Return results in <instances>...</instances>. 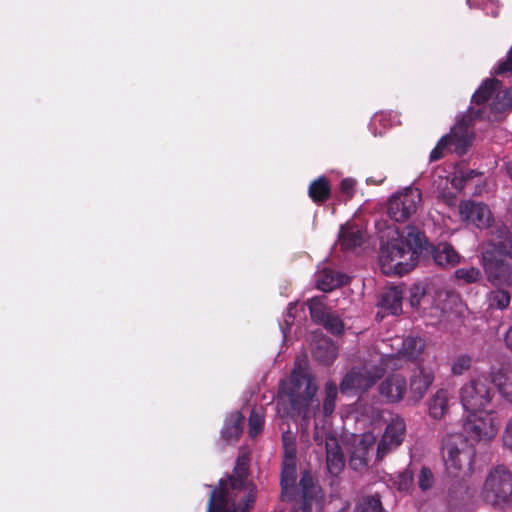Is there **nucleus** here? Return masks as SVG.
<instances>
[{"label":"nucleus","instance_id":"nucleus-1","mask_svg":"<svg viewBox=\"0 0 512 512\" xmlns=\"http://www.w3.org/2000/svg\"><path fill=\"white\" fill-rule=\"evenodd\" d=\"M296 459L295 450L286 448L281 471V500L296 501L292 512H312L313 508L321 510L323 495L320 486L315 483L309 472H303L299 485H296Z\"/></svg>","mask_w":512,"mask_h":512},{"label":"nucleus","instance_id":"nucleus-2","mask_svg":"<svg viewBox=\"0 0 512 512\" xmlns=\"http://www.w3.org/2000/svg\"><path fill=\"white\" fill-rule=\"evenodd\" d=\"M390 239L381 245L379 260L383 273L402 275L412 270L423 248V235L414 228L408 227L405 234L398 230Z\"/></svg>","mask_w":512,"mask_h":512},{"label":"nucleus","instance_id":"nucleus-3","mask_svg":"<svg viewBox=\"0 0 512 512\" xmlns=\"http://www.w3.org/2000/svg\"><path fill=\"white\" fill-rule=\"evenodd\" d=\"M247 472L248 459L246 456H239L233 475L219 481V487L211 492L209 501L214 498L215 507L222 504L223 511L248 512L256 498V487L248 481Z\"/></svg>","mask_w":512,"mask_h":512},{"label":"nucleus","instance_id":"nucleus-4","mask_svg":"<svg viewBox=\"0 0 512 512\" xmlns=\"http://www.w3.org/2000/svg\"><path fill=\"white\" fill-rule=\"evenodd\" d=\"M317 389V385L307 370L301 365L296 366L290 378L280 382L278 410L281 411L284 397H287L290 404V410L286 412L287 415L300 416L306 422L319 408V401L315 398Z\"/></svg>","mask_w":512,"mask_h":512},{"label":"nucleus","instance_id":"nucleus-5","mask_svg":"<svg viewBox=\"0 0 512 512\" xmlns=\"http://www.w3.org/2000/svg\"><path fill=\"white\" fill-rule=\"evenodd\" d=\"M498 256L512 259V234L504 225H496L489 231L481 264L491 284L512 286V267L508 262L498 259Z\"/></svg>","mask_w":512,"mask_h":512},{"label":"nucleus","instance_id":"nucleus-6","mask_svg":"<svg viewBox=\"0 0 512 512\" xmlns=\"http://www.w3.org/2000/svg\"><path fill=\"white\" fill-rule=\"evenodd\" d=\"M487 119L493 120L492 115L487 111L486 105L473 104L468 109L467 114L463 117L461 122H458L451 132L443 136L438 142L437 146L430 153V161H437L443 155V150L448 148L457 155H463L467 152L468 148L472 145L474 134L471 129L470 122L472 119Z\"/></svg>","mask_w":512,"mask_h":512},{"label":"nucleus","instance_id":"nucleus-7","mask_svg":"<svg viewBox=\"0 0 512 512\" xmlns=\"http://www.w3.org/2000/svg\"><path fill=\"white\" fill-rule=\"evenodd\" d=\"M393 360V356L379 355L359 366L353 367L347 372L340 384L341 392L349 394L368 390L383 376Z\"/></svg>","mask_w":512,"mask_h":512},{"label":"nucleus","instance_id":"nucleus-8","mask_svg":"<svg viewBox=\"0 0 512 512\" xmlns=\"http://www.w3.org/2000/svg\"><path fill=\"white\" fill-rule=\"evenodd\" d=\"M480 496L494 508L512 506V471L504 465L493 467L485 477Z\"/></svg>","mask_w":512,"mask_h":512},{"label":"nucleus","instance_id":"nucleus-9","mask_svg":"<svg viewBox=\"0 0 512 512\" xmlns=\"http://www.w3.org/2000/svg\"><path fill=\"white\" fill-rule=\"evenodd\" d=\"M442 454L448 473L457 476L459 472L472 470L475 449L462 434L447 435L442 444Z\"/></svg>","mask_w":512,"mask_h":512},{"label":"nucleus","instance_id":"nucleus-10","mask_svg":"<svg viewBox=\"0 0 512 512\" xmlns=\"http://www.w3.org/2000/svg\"><path fill=\"white\" fill-rule=\"evenodd\" d=\"M473 104L486 105L493 120L497 114L512 108V87L502 90V83L497 79L486 80L473 94Z\"/></svg>","mask_w":512,"mask_h":512},{"label":"nucleus","instance_id":"nucleus-11","mask_svg":"<svg viewBox=\"0 0 512 512\" xmlns=\"http://www.w3.org/2000/svg\"><path fill=\"white\" fill-rule=\"evenodd\" d=\"M492 377L480 375L465 383L459 391L460 402L465 411L486 409L494 396Z\"/></svg>","mask_w":512,"mask_h":512},{"label":"nucleus","instance_id":"nucleus-12","mask_svg":"<svg viewBox=\"0 0 512 512\" xmlns=\"http://www.w3.org/2000/svg\"><path fill=\"white\" fill-rule=\"evenodd\" d=\"M464 432L474 441H489L498 431V418L493 410L465 411Z\"/></svg>","mask_w":512,"mask_h":512},{"label":"nucleus","instance_id":"nucleus-13","mask_svg":"<svg viewBox=\"0 0 512 512\" xmlns=\"http://www.w3.org/2000/svg\"><path fill=\"white\" fill-rule=\"evenodd\" d=\"M422 201L419 188L408 186L393 194L388 201V215L396 222H403L416 213Z\"/></svg>","mask_w":512,"mask_h":512},{"label":"nucleus","instance_id":"nucleus-14","mask_svg":"<svg viewBox=\"0 0 512 512\" xmlns=\"http://www.w3.org/2000/svg\"><path fill=\"white\" fill-rule=\"evenodd\" d=\"M406 436V424L403 418L396 416L391 419L377 444L376 459L382 460L386 455L396 450Z\"/></svg>","mask_w":512,"mask_h":512},{"label":"nucleus","instance_id":"nucleus-15","mask_svg":"<svg viewBox=\"0 0 512 512\" xmlns=\"http://www.w3.org/2000/svg\"><path fill=\"white\" fill-rule=\"evenodd\" d=\"M459 213L463 221L480 229L488 228L492 221V213L489 207L482 202L461 201Z\"/></svg>","mask_w":512,"mask_h":512},{"label":"nucleus","instance_id":"nucleus-16","mask_svg":"<svg viewBox=\"0 0 512 512\" xmlns=\"http://www.w3.org/2000/svg\"><path fill=\"white\" fill-rule=\"evenodd\" d=\"M378 392L387 403L401 402L408 393L407 380L399 373L388 375L379 384Z\"/></svg>","mask_w":512,"mask_h":512},{"label":"nucleus","instance_id":"nucleus-17","mask_svg":"<svg viewBox=\"0 0 512 512\" xmlns=\"http://www.w3.org/2000/svg\"><path fill=\"white\" fill-rule=\"evenodd\" d=\"M399 342L398 352L393 354H381L382 356H393L394 360L391 362V369L402 368V361L406 359L417 358L424 349V341L419 337H407L396 339Z\"/></svg>","mask_w":512,"mask_h":512},{"label":"nucleus","instance_id":"nucleus-18","mask_svg":"<svg viewBox=\"0 0 512 512\" xmlns=\"http://www.w3.org/2000/svg\"><path fill=\"white\" fill-rule=\"evenodd\" d=\"M434 381V373L431 369L419 366L418 370L415 371L410 377L409 383V401L413 403L420 402L429 387Z\"/></svg>","mask_w":512,"mask_h":512},{"label":"nucleus","instance_id":"nucleus-19","mask_svg":"<svg viewBox=\"0 0 512 512\" xmlns=\"http://www.w3.org/2000/svg\"><path fill=\"white\" fill-rule=\"evenodd\" d=\"M326 464L331 475H338L345 467V458L338 439L335 436L325 437Z\"/></svg>","mask_w":512,"mask_h":512},{"label":"nucleus","instance_id":"nucleus-20","mask_svg":"<svg viewBox=\"0 0 512 512\" xmlns=\"http://www.w3.org/2000/svg\"><path fill=\"white\" fill-rule=\"evenodd\" d=\"M349 277L343 273L334 271L329 268H324L319 271L316 278L317 288L329 292L333 289L346 284Z\"/></svg>","mask_w":512,"mask_h":512},{"label":"nucleus","instance_id":"nucleus-21","mask_svg":"<svg viewBox=\"0 0 512 512\" xmlns=\"http://www.w3.org/2000/svg\"><path fill=\"white\" fill-rule=\"evenodd\" d=\"M493 384L497 387L500 395L512 403V365H503L492 374Z\"/></svg>","mask_w":512,"mask_h":512},{"label":"nucleus","instance_id":"nucleus-22","mask_svg":"<svg viewBox=\"0 0 512 512\" xmlns=\"http://www.w3.org/2000/svg\"><path fill=\"white\" fill-rule=\"evenodd\" d=\"M312 354L318 362L329 365L337 357V347L330 339L319 337L313 343Z\"/></svg>","mask_w":512,"mask_h":512},{"label":"nucleus","instance_id":"nucleus-23","mask_svg":"<svg viewBox=\"0 0 512 512\" xmlns=\"http://www.w3.org/2000/svg\"><path fill=\"white\" fill-rule=\"evenodd\" d=\"M432 257L435 263L439 266H454L456 265L460 257L455 249L449 243H439L432 249Z\"/></svg>","mask_w":512,"mask_h":512},{"label":"nucleus","instance_id":"nucleus-24","mask_svg":"<svg viewBox=\"0 0 512 512\" xmlns=\"http://www.w3.org/2000/svg\"><path fill=\"white\" fill-rule=\"evenodd\" d=\"M379 306L392 315H398L402 311V290L392 287L383 292Z\"/></svg>","mask_w":512,"mask_h":512},{"label":"nucleus","instance_id":"nucleus-25","mask_svg":"<svg viewBox=\"0 0 512 512\" xmlns=\"http://www.w3.org/2000/svg\"><path fill=\"white\" fill-rule=\"evenodd\" d=\"M339 241L343 249L352 250L361 246L363 234L360 229L347 224L340 229Z\"/></svg>","mask_w":512,"mask_h":512},{"label":"nucleus","instance_id":"nucleus-26","mask_svg":"<svg viewBox=\"0 0 512 512\" xmlns=\"http://www.w3.org/2000/svg\"><path fill=\"white\" fill-rule=\"evenodd\" d=\"M449 392L439 389L429 401V414L434 419H441L448 410Z\"/></svg>","mask_w":512,"mask_h":512},{"label":"nucleus","instance_id":"nucleus-27","mask_svg":"<svg viewBox=\"0 0 512 512\" xmlns=\"http://www.w3.org/2000/svg\"><path fill=\"white\" fill-rule=\"evenodd\" d=\"M243 416L240 412H234L225 420L222 436L227 440H236L242 432Z\"/></svg>","mask_w":512,"mask_h":512},{"label":"nucleus","instance_id":"nucleus-28","mask_svg":"<svg viewBox=\"0 0 512 512\" xmlns=\"http://www.w3.org/2000/svg\"><path fill=\"white\" fill-rule=\"evenodd\" d=\"M330 191L328 180L324 176H320L310 184L308 193L314 202L322 203L329 198Z\"/></svg>","mask_w":512,"mask_h":512},{"label":"nucleus","instance_id":"nucleus-29","mask_svg":"<svg viewBox=\"0 0 512 512\" xmlns=\"http://www.w3.org/2000/svg\"><path fill=\"white\" fill-rule=\"evenodd\" d=\"M487 301L489 308L502 311L508 308L511 301V295L507 290L495 289L488 293Z\"/></svg>","mask_w":512,"mask_h":512},{"label":"nucleus","instance_id":"nucleus-30","mask_svg":"<svg viewBox=\"0 0 512 512\" xmlns=\"http://www.w3.org/2000/svg\"><path fill=\"white\" fill-rule=\"evenodd\" d=\"M357 512H386L379 495L363 496L356 505Z\"/></svg>","mask_w":512,"mask_h":512},{"label":"nucleus","instance_id":"nucleus-31","mask_svg":"<svg viewBox=\"0 0 512 512\" xmlns=\"http://www.w3.org/2000/svg\"><path fill=\"white\" fill-rule=\"evenodd\" d=\"M410 305L414 308L426 309L425 304L430 302V296L427 295L425 289L421 285H413L410 288Z\"/></svg>","mask_w":512,"mask_h":512},{"label":"nucleus","instance_id":"nucleus-32","mask_svg":"<svg viewBox=\"0 0 512 512\" xmlns=\"http://www.w3.org/2000/svg\"><path fill=\"white\" fill-rule=\"evenodd\" d=\"M264 426V410L262 407L254 408L249 416V435L256 437Z\"/></svg>","mask_w":512,"mask_h":512},{"label":"nucleus","instance_id":"nucleus-33","mask_svg":"<svg viewBox=\"0 0 512 512\" xmlns=\"http://www.w3.org/2000/svg\"><path fill=\"white\" fill-rule=\"evenodd\" d=\"M337 386L333 382H327L325 385V398L323 401V411L325 415H330L335 409V401L337 397Z\"/></svg>","mask_w":512,"mask_h":512},{"label":"nucleus","instance_id":"nucleus-34","mask_svg":"<svg viewBox=\"0 0 512 512\" xmlns=\"http://www.w3.org/2000/svg\"><path fill=\"white\" fill-rule=\"evenodd\" d=\"M455 277L463 283L469 284L477 282L481 278V272L475 267H464L455 271Z\"/></svg>","mask_w":512,"mask_h":512},{"label":"nucleus","instance_id":"nucleus-35","mask_svg":"<svg viewBox=\"0 0 512 512\" xmlns=\"http://www.w3.org/2000/svg\"><path fill=\"white\" fill-rule=\"evenodd\" d=\"M472 365V359L468 355H459L451 363V373L453 375H463Z\"/></svg>","mask_w":512,"mask_h":512},{"label":"nucleus","instance_id":"nucleus-36","mask_svg":"<svg viewBox=\"0 0 512 512\" xmlns=\"http://www.w3.org/2000/svg\"><path fill=\"white\" fill-rule=\"evenodd\" d=\"M417 484L422 492H426L434 486V475L428 467L423 466L421 468Z\"/></svg>","mask_w":512,"mask_h":512},{"label":"nucleus","instance_id":"nucleus-37","mask_svg":"<svg viewBox=\"0 0 512 512\" xmlns=\"http://www.w3.org/2000/svg\"><path fill=\"white\" fill-rule=\"evenodd\" d=\"M349 466L355 471H363L368 467V454L354 449L349 459Z\"/></svg>","mask_w":512,"mask_h":512},{"label":"nucleus","instance_id":"nucleus-38","mask_svg":"<svg viewBox=\"0 0 512 512\" xmlns=\"http://www.w3.org/2000/svg\"><path fill=\"white\" fill-rule=\"evenodd\" d=\"M376 441L377 437L372 432H366L360 436L354 449L369 454V451L374 447Z\"/></svg>","mask_w":512,"mask_h":512},{"label":"nucleus","instance_id":"nucleus-39","mask_svg":"<svg viewBox=\"0 0 512 512\" xmlns=\"http://www.w3.org/2000/svg\"><path fill=\"white\" fill-rule=\"evenodd\" d=\"M324 327L332 334H341L344 330L343 321L336 315L326 314L325 319L322 321Z\"/></svg>","mask_w":512,"mask_h":512},{"label":"nucleus","instance_id":"nucleus-40","mask_svg":"<svg viewBox=\"0 0 512 512\" xmlns=\"http://www.w3.org/2000/svg\"><path fill=\"white\" fill-rule=\"evenodd\" d=\"M308 307L310 311V315L313 319L317 321H323L326 317L324 313V307L322 304V300L319 297H314L308 301Z\"/></svg>","mask_w":512,"mask_h":512},{"label":"nucleus","instance_id":"nucleus-41","mask_svg":"<svg viewBox=\"0 0 512 512\" xmlns=\"http://www.w3.org/2000/svg\"><path fill=\"white\" fill-rule=\"evenodd\" d=\"M394 483L399 491H408L413 483L412 473L409 470L400 472Z\"/></svg>","mask_w":512,"mask_h":512},{"label":"nucleus","instance_id":"nucleus-42","mask_svg":"<svg viewBox=\"0 0 512 512\" xmlns=\"http://www.w3.org/2000/svg\"><path fill=\"white\" fill-rule=\"evenodd\" d=\"M293 309H295V304L290 303L289 306H288V309H287V314H286L285 319H284L285 325L280 324V329L282 331L284 339L286 338L287 331L289 330L290 326L293 323L294 316L291 313Z\"/></svg>","mask_w":512,"mask_h":512},{"label":"nucleus","instance_id":"nucleus-43","mask_svg":"<svg viewBox=\"0 0 512 512\" xmlns=\"http://www.w3.org/2000/svg\"><path fill=\"white\" fill-rule=\"evenodd\" d=\"M502 440H503V445L507 449L512 451V416L507 421V424H506V427H505V430H504V433L502 436Z\"/></svg>","mask_w":512,"mask_h":512},{"label":"nucleus","instance_id":"nucleus-44","mask_svg":"<svg viewBox=\"0 0 512 512\" xmlns=\"http://www.w3.org/2000/svg\"><path fill=\"white\" fill-rule=\"evenodd\" d=\"M355 181L350 178L343 179L340 184V190L348 198H351L354 192Z\"/></svg>","mask_w":512,"mask_h":512},{"label":"nucleus","instance_id":"nucleus-45","mask_svg":"<svg viewBox=\"0 0 512 512\" xmlns=\"http://www.w3.org/2000/svg\"><path fill=\"white\" fill-rule=\"evenodd\" d=\"M512 72V47L509 50L507 60L499 63L496 73Z\"/></svg>","mask_w":512,"mask_h":512},{"label":"nucleus","instance_id":"nucleus-46","mask_svg":"<svg viewBox=\"0 0 512 512\" xmlns=\"http://www.w3.org/2000/svg\"><path fill=\"white\" fill-rule=\"evenodd\" d=\"M482 9L486 11L487 14H491L492 16L496 17L498 15V6L492 2H483L482 3Z\"/></svg>","mask_w":512,"mask_h":512},{"label":"nucleus","instance_id":"nucleus-47","mask_svg":"<svg viewBox=\"0 0 512 512\" xmlns=\"http://www.w3.org/2000/svg\"><path fill=\"white\" fill-rule=\"evenodd\" d=\"M223 505L222 504H218L216 506V511L217 512H227V511H223ZM215 511V500L214 498H212L209 502H208V509H207V512H214Z\"/></svg>","mask_w":512,"mask_h":512},{"label":"nucleus","instance_id":"nucleus-48","mask_svg":"<svg viewBox=\"0 0 512 512\" xmlns=\"http://www.w3.org/2000/svg\"><path fill=\"white\" fill-rule=\"evenodd\" d=\"M505 343L506 346L512 351V327L506 332Z\"/></svg>","mask_w":512,"mask_h":512},{"label":"nucleus","instance_id":"nucleus-49","mask_svg":"<svg viewBox=\"0 0 512 512\" xmlns=\"http://www.w3.org/2000/svg\"><path fill=\"white\" fill-rule=\"evenodd\" d=\"M478 175V172L475 171V170H468L466 171L465 173L462 174V179L464 181L468 180V179H471L472 177Z\"/></svg>","mask_w":512,"mask_h":512},{"label":"nucleus","instance_id":"nucleus-50","mask_svg":"<svg viewBox=\"0 0 512 512\" xmlns=\"http://www.w3.org/2000/svg\"><path fill=\"white\" fill-rule=\"evenodd\" d=\"M467 4L470 8L480 6L479 0H467Z\"/></svg>","mask_w":512,"mask_h":512},{"label":"nucleus","instance_id":"nucleus-51","mask_svg":"<svg viewBox=\"0 0 512 512\" xmlns=\"http://www.w3.org/2000/svg\"><path fill=\"white\" fill-rule=\"evenodd\" d=\"M507 172L512 180V162L507 165Z\"/></svg>","mask_w":512,"mask_h":512},{"label":"nucleus","instance_id":"nucleus-52","mask_svg":"<svg viewBox=\"0 0 512 512\" xmlns=\"http://www.w3.org/2000/svg\"><path fill=\"white\" fill-rule=\"evenodd\" d=\"M314 440L316 443L320 444L322 442V437L318 433H316L314 436Z\"/></svg>","mask_w":512,"mask_h":512},{"label":"nucleus","instance_id":"nucleus-53","mask_svg":"<svg viewBox=\"0 0 512 512\" xmlns=\"http://www.w3.org/2000/svg\"><path fill=\"white\" fill-rule=\"evenodd\" d=\"M287 439H288V437L284 435L283 436V440H284L285 443H286Z\"/></svg>","mask_w":512,"mask_h":512}]
</instances>
